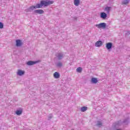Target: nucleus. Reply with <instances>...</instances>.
Wrapping results in <instances>:
<instances>
[{"mask_svg":"<svg viewBox=\"0 0 130 130\" xmlns=\"http://www.w3.org/2000/svg\"><path fill=\"white\" fill-rule=\"evenodd\" d=\"M52 4H53V1L50 0L41 1L40 4H37L35 7L36 9H41L42 7H48V6H50Z\"/></svg>","mask_w":130,"mask_h":130,"instance_id":"obj_1","label":"nucleus"},{"mask_svg":"<svg viewBox=\"0 0 130 130\" xmlns=\"http://www.w3.org/2000/svg\"><path fill=\"white\" fill-rule=\"evenodd\" d=\"M122 123H124L125 124H128V118L125 119L123 121H121V120L118 121L115 126L117 125H121Z\"/></svg>","mask_w":130,"mask_h":130,"instance_id":"obj_2","label":"nucleus"},{"mask_svg":"<svg viewBox=\"0 0 130 130\" xmlns=\"http://www.w3.org/2000/svg\"><path fill=\"white\" fill-rule=\"evenodd\" d=\"M95 26L98 28V29H101V28L103 29H105V28H106V23L102 22L99 24H96Z\"/></svg>","mask_w":130,"mask_h":130,"instance_id":"obj_3","label":"nucleus"},{"mask_svg":"<svg viewBox=\"0 0 130 130\" xmlns=\"http://www.w3.org/2000/svg\"><path fill=\"white\" fill-rule=\"evenodd\" d=\"M55 56L59 60H61V59L62 58H63V57H64V54H63V53L62 52H59L57 53Z\"/></svg>","mask_w":130,"mask_h":130,"instance_id":"obj_4","label":"nucleus"},{"mask_svg":"<svg viewBox=\"0 0 130 130\" xmlns=\"http://www.w3.org/2000/svg\"><path fill=\"white\" fill-rule=\"evenodd\" d=\"M39 61H32L30 60L26 62L27 66H34V64H36V63H38Z\"/></svg>","mask_w":130,"mask_h":130,"instance_id":"obj_5","label":"nucleus"},{"mask_svg":"<svg viewBox=\"0 0 130 130\" xmlns=\"http://www.w3.org/2000/svg\"><path fill=\"white\" fill-rule=\"evenodd\" d=\"M16 45L17 47H20V46H22V45H23V43L21 40H16Z\"/></svg>","mask_w":130,"mask_h":130,"instance_id":"obj_6","label":"nucleus"},{"mask_svg":"<svg viewBox=\"0 0 130 130\" xmlns=\"http://www.w3.org/2000/svg\"><path fill=\"white\" fill-rule=\"evenodd\" d=\"M34 13H35L36 14H39L40 15H41L43 14V13H44V11H43V10L38 9L35 10Z\"/></svg>","mask_w":130,"mask_h":130,"instance_id":"obj_7","label":"nucleus"},{"mask_svg":"<svg viewBox=\"0 0 130 130\" xmlns=\"http://www.w3.org/2000/svg\"><path fill=\"white\" fill-rule=\"evenodd\" d=\"M100 16L102 19H104V20H105V19L107 18V14L105 12H102L101 13Z\"/></svg>","mask_w":130,"mask_h":130,"instance_id":"obj_8","label":"nucleus"},{"mask_svg":"<svg viewBox=\"0 0 130 130\" xmlns=\"http://www.w3.org/2000/svg\"><path fill=\"white\" fill-rule=\"evenodd\" d=\"M25 74V71L22 70H19L17 72L18 76H23V75Z\"/></svg>","mask_w":130,"mask_h":130,"instance_id":"obj_9","label":"nucleus"},{"mask_svg":"<svg viewBox=\"0 0 130 130\" xmlns=\"http://www.w3.org/2000/svg\"><path fill=\"white\" fill-rule=\"evenodd\" d=\"M53 76L55 79H59V77H60V74L58 72H55L53 74Z\"/></svg>","mask_w":130,"mask_h":130,"instance_id":"obj_10","label":"nucleus"},{"mask_svg":"<svg viewBox=\"0 0 130 130\" xmlns=\"http://www.w3.org/2000/svg\"><path fill=\"white\" fill-rule=\"evenodd\" d=\"M107 49L109 50V49H111L112 48V43H108L106 44Z\"/></svg>","mask_w":130,"mask_h":130,"instance_id":"obj_11","label":"nucleus"},{"mask_svg":"<svg viewBox=\"0 0 130 130\" xmlns=\"http://www.w3.org/2000/svg\"><path fill=\"white\" fill-rule=\"evenodd\" d=\"M111 10V7H106L105 9V12H106L107 14H109Z\"/></svg>","mask_w":130,"mask_h":130,"instance_id":"obj_12","label":"nucleus"},{"mask_svg":"<svg viewBox=\"0 0 130 130\" xmlns=\"http://www.w3.org/2000/svg\"><path fill=\"white\" fill-rule=\"evenodd\" d=\"M102 45V41H98L95 43V46L96 47H100Z\"/></svg>","mask_w":130,"mask_h":130,"instance_id":"obj_13","label":"nucleus"},{"mask_svg":"<svg viewBox=\"0 0 130 130\" xmlns=\"http://www.w3.org/2000/svg\"><path fill=\"white\" fill-rule=\"evenodd\" d=\"M91 83L93 84H97L98 83V79L96 78H91Z\"/></svg>","mask_w":130,"mask_h":130,"instance_id":"obj_14","label":"nucleus"},{"mask_svg":"<svg viewBox=\"0 0 130 130\" xmlns=\"http://www.w3.org/2000/svg\"><path fill=\"white\" fill-rule=\"evenodd\" d=\"M22 113L23 110H22V109H20V110H17L16 112L17 115H21V114H22Z\"/></svg>","mask_w":130,"mask_h":130,"instance_id":"obj_15","label":"nucleus"},{"mask_svg":"<svg viewBox=\"0 0 130 130\" xmlns=\"http://www.w3.org/2000/svg\"><path fill=\"white\" fill-rule=\"evenodd\" d=\"M74 5L76 7H78L80 5V0H74Z\"/></svg>","mask_w":130,"mask_h":130,"instance_id":"obj_16","label":"nucleus"},{"mask_svg":"<svg viewBox=\"0 0 130 130\" xmlns=\"http://www.w3.org/2000/svg\"><path fill=\"white\" fill-rule=\"evenodd\" d=\"M96 125H97L99 127H101V126H103V123H102V122H101V121H98V123L96 124Z\"/></svg>","mask_w":130,"mask_h":130,"instance_id":"obj_17","label":"nucleus"},{"mask_svg":"<svg viewBox=\"0 0 130 130\" xmlns=\"http://www.w3.org/2000/svg\"><path fill=\"white\" fill-rule=\"evenodd\" d=\"M87 109H88V107H82L81 108V111L82 112H85V111H86L87 110Z\"/></svg>","mask_w":130,"mask_h":130,"instance_id":"obj_18","label":"nucleus"},{"mask_svg":"<svg viewBox=\"0 0 130 130\" xmlns=\"http://www.w3.org/2000/svg\"><path fill=\"white\" fill-rule=\"evenodd\" d=\"M56 66L57 68H61L62 67V63L61 62H58Z\"/></svg>","mask_w":130,"mask_h":130,"instance_id":"obj_19","label":"nucleus"},{"mask_svg":"<svg viewBox=\"0 0 130 130\" xmlns=\"http://www.w3.org/2000/svg\"><path fill=\"white\" fill-rule=\"evenodd\" d=\"M129 3V0H123L122 2V5H127Z\"/></svg>","mask_w":130,"mask_h":130,"instance_id":"obj_20","label":"nucleus"},{"mask_svg":"<svg viewBox=\"0 0 130 130\" xmlns=\"http://www.w3.org/2000/svg\"><path fill=\"white\" fill-rule=\"evenodd\" d=\"M76 71L78 73H82V71H83V69H82L81 67H78Z\"/></svg>","mask_w":130,"mask_h":130,"instance_id":"obj_21","label":"nucleus"},{"mask_svg":"<svg viewBox=\"0 0 130 130\" xmlns=\"http://www.w3.org/2000/svg\"><path fill=\"white\" fill-rule=\"evenodd\" d=\"M29 9H30L31 11H33V10H35L36 9V6H30L29 7Z\"/></svg>","mask_w":130,"mask_h":130,"instance_id":"obj_22","label":"nucleus"},{"mask_svg":"<svg viewBox=\"0 0 130 130\" xmlns=\"http://www.w3.org/2000/svg\"><path fill=\"white\" fill-rule=\"evenodd\" d=\"M48 120H50V119H51V118H52L53 116H52V114H50L48 115Z\"/></svg>","mask_w":130,"mask_h":130,"instance_id":"obj_23","label":"nucleus"},{"mask_svg":"<svg viewBox=\"0 0 130 130\" xmlns=\"http://www.w3.org/2000/svg\"><path fill=\"white\" fill-rule=\"evenodd\" d=\"M4 28V24L0 22V29Z\"/></svg>","mask_w":130,"mask_h":130,"instance_id":"obj_24","label":"nucleus"},{"mask_svg":"<svg viewBox=\"0 0 130 130\" xmlns=\"http://www.w3.org/2000/svg\"><path fill=\"white\" fill-rule=\"evenodd\" d=\"M26 12L28 13V12H29V13H31L32 12V11L31 10V9H30V8H29L28 9H27L26 10Z\"/></svg>","mask_w":130,"mask_h":130,"instance_id":"obj_25","label":"nucleus"},{"mask_svg":"<svg viewBox=\"0 0 130 130\" xmlns=\"http://www.w3.org/2000/svg\"><path fill=\"white\" fill-rule=\"evenodd\" d=\"M130 34V32L129 31H128L126 34V35H129Z\"/></svg>","mask_w":130,"mask_h":130,"instance_id":"obj_26","label":"nucleus"},{"mask_svg":"<svg viewBox=\"0 0 130 130\" xmlns=\"http://www.w3.org/2000/svg\"><path fill=\"white\" fill-rule=\"evenodd\" d=\"M74 19H75V20H77V17H74Z\"/></svg>","mask_w":130,"mask_h":130,"instance_id":"obj_27","label":"nucleus"},{"mask_svg":"<svg viewBox=\"0 0 130 130\" xmlns=\"http://www.w3.org/2000/svg\"><path fill=\"white\" fill-rule=\"evenodd\" d=\"M117 130H121V129H117Z\"/></svg>","mask_w":130,"mask_h":130,"instance_id":"obj_28","label":"nucleus"},{"mask_svg":"<svg viewBox=\"0 0 130 130\" xmlns=\"http://www.w3.org/2000/svg\"><path fill=\"white\" fill-rule=\"evenodd\" d=\"M71 130H74V129H71Z\"/></svg>","mask_w":130,"mask_h":130,"instance_id":"obj_29","label":"nucleus"}]
</instances>
